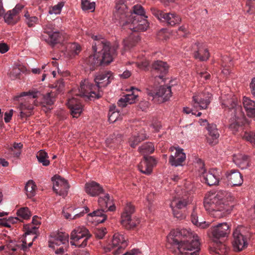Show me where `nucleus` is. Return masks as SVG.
<instances>
[{
    "label": "nucleus",
    "instance_id": "72a5a7b5",
    "mask_svg": "<svg viewBox=\"0 0 255 255\" xmlns=\"http://www.w3.org/2000/svg\"><path fill=\"white\" fill-rule=\"evenodd\" d=\"M146 138L144 132L141 131L137 135H132L129 138V145L132 148H135L139 143L145 139Z\"/></svg>",
    "mask_w": 255,
    "mask_h": 255
},
{
    "label": "nucleus",
    "instance_id": "8fccbe9b",
    "mask_svg": "<svg viewBox=\"0 0 255 255\" xmlns=\"http://www.w3.org/2000/svg\"><path fill=\"white\" fill-rule=\"evenodd\" d=\"M243 137L244 139L250 141L255 147V132L246 131Z\"/></svg>",
    "mask_w": 255,
    "mask_h": 255
},
{
    "label": "nucleus",
    "instance_id": "4d7b16f0",
    "mask_svg": "<svg viewBox=\"0 0 255 255\" xmlns=\"http://www.w3.org/2000/svg\"><path fill=\"white\" fill-rule=\"evenodd\" d=\"M119 115V112H112V110H110V112L109 114V120L112 122H116L118 119Z\"/></svg>",
    "mask_w": 255,
    "mask_h": 255
},
{
    "label": "nucleus",
    "instance_id": "6e6552de",
    "mask_svg": "<svg viewBox=\"0 0 255 255\" xmlns=\"http://www.w3.org/2000/svg\"><path fill=\"white\" fill-rule=\"evenodd\" d=\"M160 83L148 82L146 87L148 95L152 98V100L157 103H161L167 101L171 96V90L169 86H160Z\"/></svg>",
    "mask_w": 255,
    "mask_h": 255
},
{
    "label": "nucleus",
    "instance_id": "7ed1b4c3",
    "mask_svg": "<svg viewBox=\"0 0 255 255\" xmlns=\"http://www.w3.org/2000/svg\"><path fill=\"white\" fill-rule=\"evenodd\" d=\"M114 79V76L112 72L104 71L98 74L94 80L98 91L96 93L94 90L96 89L95 86H93L87 80L82 81L79 88V93L76 96H79L85 99L86 101L92 100L94 99H99L102 97L103 93L101 89L107 87L111 83Z\"/></svg>",
    "mask_w": 255,
    "mask_h": 255
},
{
    "label": "nucleus",
    "instance_id": "3c124183",
    "mask_svg": "<svg viewBox=\"0 0 255 255\" xmlns=\"http://www.w3.org/2000/svg\"><path fill=\"white\" fill-rule=\"evenodd\" d=\"M64 6V3L61 2L58 3L57 4L54 5V6L50 7L49 10V13L50 14H59L61 11V9Z\"/></svg>",
    "mask_w": 255,
    "mask_h": 255
},
{
    "label": "nucleus",
    "instance_id": "dca6fc26",
    "mask_svg": "<svg viewBox=\"0 0 255 255\" xmlns=\"http://www.w3.org/2000/svg\"><path fill=\"white\" fill-rule=\"evenodd\" d=\"M211 94L208 91L198 92L193 96L192 104L194 107L200 110L206 109L211 102Z\"/></svg>",
    "mask_w": 255,
    "mask_h": 255
},
{
    "label": "nucleus",
    "instance_id": "79ce46f5",
    "mask_svg": "<svg viewBox=\"0 0 255 255\" xmlns=\"http://www.w3.org/2000/svg\"><path fill=\"white\" fill-rule=\"evenodd\" d=\"M32 223L33 225H28L26 228V233L28 235L35 234L38 229L37 226L40 224V219L37 216H34L32 218Z\"/></svg>",
    "mask_w": 255,
    "mask_h": 255
},
{
    "label": "nucleus",
    "instance_id": "5fc2aeb1",
    "mask_svg": "<svg viewBox=\"0 0 255 255\" xmlns=\"http://www.w3.org/2000/svg\"><path fill=\"white\" fill-rule=\"evenodd\" d=\"M106 234V228L97 229L95 231V235L97 238L102 239Z\"/></svg>",
    "mask_w": 255,
    "mask_h": 255
},
{
    "label": "nucleus",
    "instance_id": "b1692460",
    "mask_svg": "<svg viewBox=\"0 0 255 255\" xmlns=\"http://www.w3.org/2000/svg\"><path fill=\"white\" fill-rule=\"evenodd\" d=\"M67 105L70 110L71 115L74 118H77L80 116L83 111V106L77 98L73 97L69 99Z\"/></svg>",
    "mask_w": 255,
    "mask_h": 255
},
{
    "label": "nucleus",
    "instance_id": "f704fd0d",
    "mask_svg": "<svg viewBox=\"0 0 255 255\" xmlns=\"http://www.w3.org/2000/svg\"><path fill=\"white\" fill-rule=\"evenodd\" d=\"M140 40L138 34L130 35L128 37L123 40L124 48L125 50L130 49L133 47Z\"/></svg>",
    "mask_w": 255,
    "mask_h": 255
},
{
    "label": "nucleus",
    "instance_id": "4c0bfd02",
    "mask_svg": "<svg viewBox=\"0 0 255 255\" xmlns=\"http://www.w3.org/2000/svg\"><path fill=\"white\" fill-rule=\"evenodd\" d=\"M186 155L183 149L176 146V167L185 165Z\"/></svg>",
    "mask_w": 255,
    "mask_h": 255
},
{
    "label": "nucleus",
    "instance_id": "a211bd4d",
    "mask_svg": "<svg viewBox=\"0 0 255 255\" xmlns=\"http://www.w3.org/2000/svg\"><path fill=\"white\" fill-rule=\"evenodd\" d=\"M114 15L115 18L119 22L124 29H126V22L128 20L130 13L128 12V7L124 2L116 4Z\"/></svg>",
    "mask_w": 255,
    "mask_h": 255
},
{
    "label": "nucleus",
    "instance_id": "ddd939ff",
    "mask_svg": "<svg viewBox=\"0 0 255 255\" xmlns=\"http://www.w3.org/2000/svg\"><path fill=\"white\" fill-rule=\"evenodd\" d=\"M127 246V238L124 235L116 233L113 236L112 243L106 247L105 251L114 255H119L123 253Z\"/></svg>",
    "mask_w": 255,
    "mask_h": 255
},
{
    "label": "nucleus",
    "instance_id": "1a4fd4ad",
    "mask_svg": "<svg viewBox=\"0 0 255 255\" xmlns=\"http://www.w3.org/2000/svg\"><path fill=\"white\" fill-rule=\"evenodd\" d=\"M92 236L89 230L84 227H79L74 229L71 233L70 243L73 246L85 247L87 241Z\"/></svg>",
    "mask_w": 255,
    "mask_h": 255
},
{
    "label": "nucleus",
    "instance_id": "13d9d810",
    "mask_svg": "<svg viewBox=\"0 0 255 255\" xmlns=\"http://www.w3.org/2000/svg\"><path fill=\"white\" fill-rule=\"evenodd\" d=\"M176 33H177V34L179 36L185 37L188 34V32L186 29V28L183 26L180 27L178 28V31H176Z\"/></svg>",
    "mask_w": 255,
    "mask_h": 255
},
{
    "label": "nucleus",
    "instance_id": "5701e85b",
    "mask_svg": "<svg viewBox=\"0 0 255 255\" xmlns=\"http://www.w3.org/2000/svg\"><path fill=\"white\" fill-rule=\"evenodd\" d=\"M156 164V160L153 156H144L138 165V169L142 173L149 175Z\"/></svg>",
    "mask_w": 255,
    "mask_h": 255
},
{
    "label": "nucleus",
    "instance_id": "20e7f679",
    "mask_svg": "<svg viewBox=\"0 0 255 255\" xmlns=\"http://www.w3.org/2000/svg\"><path fill=\"white\" fill-rule=\"evenodd\" d=\"M177 248L180 255H198L200 250V244L198 236L189 228L176 229Z\"/></svg>",
    "mask_w": 255,
    "mask_h": 255
},
{
    "label": "nucleus",
    "instance_id": "39448f33",
    "mask_svg": "<svg viewBox=\"0 0 255 255\" xmlns=\"http://www.w3.org/2000/svg\"><path fill=\"white\" fill-rule=\"evenodd\" d=\"M221 99L222 104L228 107L232 116L230 119V128L233 131H236L240 126L244 125L247 123L242 108L237 104L236 98L232 97L231 95H228L226 98L222 96Z\"/></svg>",
    "mask_w": 255,
    "mask_h": 255
},
{
    "label": "nucleus",
    "instance_id": "bb28decb",
    "mask_svg": "<svg viewBox=\"0 0 255 255\" xmlns=\"http://www.w3.org/2000/svg\"><path fill=\"white\" fill-rule=\"evenodd\" d=\"M206 129L208 131L207 141L210 144H215L218 142L220 134L215 124H208Z\"/></svg>",
    "mask_w": 255,
    "mask_h": 255
},
{
    "label": "nucleus",
    "instance_id": "6ab92c4d",
    "mask_svg": "<svg viewBox=\"0 0 255 255\" xmlns=\"http://www.w3.org/2000/svg\"><path fill=\"white\" fill-rule=\"evenodd\" d=\"M53 189L57 194L63 197L66 196L69 188L68 182L59 175H55L52 178Z\"/></svg>",
    "mask_w": 255,
    "mask_h": 255
},
{
    "label": "nucleus",
    "instance_id": "f257e3e1",
    "mask_svg": "<svg viewBox=\"0 0 255 255\" xmlns=\"http://www.w3.org/2000/svg\"><path fill=\"white\" fill-rule=\"evenodd\" d=\"M93 55H90L84 59L85 68L91 71L94 70L100 65L110 63L117 55L119 45L115 43L111 45L110 42L101 35L92 36Z\"/></svg>",
    "mask_w": 255,
    "mask_h": 255
},
{
    "label": "nucleus",
    "instance_id": "a878e982",
    "mask_svg": "<svg viewBox=\"0 0 255 255\" xmlns=\"http://www.w3.org/2000/svg\"><path fill=\"white\" fill-rule=\"evenodd\" d=\"M138 90L132 87L131 88V93L127 94L121 98L118 102V105L121 107H125L128 104H132L137 101L138 95L136 94L138 92Z\"/></svg>",
    "mask_w": 255,
    "mask_h": 255
},
{
    "label": "nucleus",
    "instance_id": "bf43d9fd",
    "mask_svg": "<svg viewBox=\"0 0 255 255\" xmlns=\"http://www.w3.org/2000/svg\"><path fill=\"white\" fill-rule=\"evenodd\" d=\"M55 88L57 90V94L61 92L64 88V82L62 80H60L57 81L55 84Z\"/></svg>",
    "mask_w": 255,
    "mask_h": 255
},
{
    "label": "nucleus",
    "instance_id": "58836bf2",
    "mask_svg": "<svg viewBox=\"0 0 255 255\" xmlns=\"http://www.w3.org/2000/svg\"><path fill=\"white\" fill-rule=\"evenodd\" d=\"M134 15L141 16L142 17L147 18L145 15V11L141 5L136 4L132 7V12H130L128 20L131 21L132 16Z\"/></svg>",
    "mask_w": 255,
    "mask_h": 255
},
{
    "label": "nucleus",
    "instance_id": "9b49d317",
    "mask_svg": "<svg viewBox=\"0 0 255 255\" xmlns=\"http://www.w3.org/2000/svg\"><path fill=\"white\" fill-rule=\"evenodd\" d=\"M134 211V207L130 203H128L122 213L121 223L127 229H133L139 223L138 219L132 218Z\"/></svg>",
    "mask_w": 255,
    "mask_h": 255
},
{
    "label": "nucleus",
    "instance_id": "f3484780",
    "mask_svg": "<svg viewBox=\"0 0 255 255\" xmlns=\"http://www.w3.org/2000/svg\"><path fill=\"white\" fill-rule=\"evenodd\" d=\"M50 243L60 246L56 249L55 252L56 254L63 255L68 247V235L65 233H58L50 240Z\"/></svg>",
    "mask_w": 255,
    "mask_h": 255
},
{
    "label": "nucleus",
    "instance_id": "ea45409f",
    "mask_svg": "<svg viewBox=\"0 0 255 255\" xmlns=\"http://www.w3.org/2000/svg\"><path fill=\"white\" fill-rule=\"evenodd\" d=\"M166 247L172 253L175 252V232L174 230H172L167 237Z\"/></svg>",
    "mask_w": 255,
    "mask_h": 255
},
{
    "label": "nucleus",
    "instance_id": "c9c22d12",
    "mask_svg": "<svg viewBox=\"0 0 255 255\" xmlns=\"http://www.w3.org/2000/svg\"><path fill=\"white\" fill-rule=\"evenodd\" d=\"M17 215L18 217L12 218L11 222L13 223H16L18 220L21 221L20 219L27 220L29 219L31 214L27 207H23L18 210L17 211Z\"/></svg>",
    "mask_w": 255,
    "mask_h": 255
},
{
    "label": "nucleus",
    "instance_id": "0e129e2a",
    "mask_svg": "<svg viewBox=\"0 0 255 255\" xmlns=\"http://www.w3.org/2000/svg\"><path fill=\"white\" fill-rule=\"evenodd\" d=\"M89 211V209L88 207H86L85 208L84 210H83V211H81V212H79V213H77L76 214H75L74 216L73 219H76L80 218L82 216H83V215L85 213H88Z\"/></svg>",
    "mask_w": 255,
    "mask_h": 255
},
{
    "label": "nucleus",
    "instance_id": "f8f14e48",
    "mask_svg": "<svg viewBox=\"0 0 255 255\" xmlns=\"http://www.w3.org/2000/svg\"><path fill=\"white\" fill-rule=\"evenodd\" d=\"M168 64L162 61L154 62L152 65V77L148 82L160 83L164 82L165 76L168 71Z\"/></svg>",
    "mask_w": 255,
    "mask_h": 255
},
{
    "label": "nucleus",
    "instance_id": "c85d7f7f",
    "mask_svg": "<svg viewBox=\"0 0 255 255\" xmlns=\"http://www.w3.org/2000/svg\"><path fill=\"white\" fill-rule=\"evenodd\" d=\"M86 192L91 196H97L103 192L102 187L95 181L87 183L85 186Z\"/></svg>",
    "mask_w": 255,
    "mask_h": 255
},
{
    "label": "nucleus",
    "instance_id": "f03ea898",
    "mask_svg": "<svg viewBox=\"0 0 255 255\" xmlns=\"http://www.w3.org/2000/svg\"><path fill=\"white\" fill-rule=\"evenodd\" d=\"M233 197L226 191H220L217 194L209 195L204 201L205 209L215 218H222L232 210Z\"/></svg>",
    "mask_w": 255,
    "mask_h": 255
},
{
    "label": "nucleus",
    "instance_id": "49530a36",
    "mask_svg": "<svg viewBox=\"0 0 255 255\" xmlns=\"http://www.w3.org/2000/svg\"><path fill=\"white\" fill-rule=\"evenodd\" d=\"M36 187V185L32 180L28 181L25 187L28 197L31 198L35 195Z\"/></svg>",
    "mask_w": 255,
    "mask_h": 255
},
{
    "label": "nucleus",
    "instance_id": "052dcab7",
    "mask_svg": "<svg viewBox=\"0 0 255 255\" xmlns=\"http://www.w3.org/2000/svg\"><path fill=\"white\" fill-rule=\"evenodd\" d=\"M13 114V110L12 109L10 110L9 112H6L4 113V120L6 123H8L10 121Z\"/></svg>",
    "mask_w": 255,
    "mask_h": 255
},
{
    "label": "nucleus",
    "instance_id": "774afa93",
    "mask_svg": "<svg viewBox=\"0 0 255 255\" xmlns=\"http://www.w3.org/2000/svg\"><path fill=\"white\" fill-rule=\"evenodd\" d=\"M23 8V5L17 4L16 5L15 7L12 10L14 13H15L17 15H18L19 12L21 10V9Z\"/></svg>",
    "mask_w": 255,
    "mask_h": 255
},
{
    "label": "nucleus",
    "instance_id": "338daca9",
    "mask_svg": "<svg viewBox=\"0 0 255 255\" xmlns=\"http://www.w3.org/2000/svg\"><path fill=\"white\" fill-rule=\"evenodd\" d=\"M246 4L250 8V9L248 10V12H250L252 8L255 9V0H248Z\"/></svg>",
    "mask_w": 255,
    "mask_h": 255
},
{
    "label": "nucleus",
    "instance_id": "09e8293b",
    "mask_svg": "<svg viewBox=\"0 0 255 255\" xmlns=\"http://www.w3.org/2000/svg\"><path fill=\"white\" fill-rule=\"evenodd\" d=\"M22 147V144L21 143H14L9 149L13 153L14 156L17 157L21 153L20 149Z\"/></svg>",
    "mask_w": 255,
    "mask_h": 255
},
{
    "label": "nucleus",
    "instance_id": "e433bc0d",
    "mask_svg": "<svg viewBox=\"0 0 255 255\" xmlns=\"http://www.w3.org/2000/svg\"><path fill=\"white\" fill-rule=\"evenodd\" d=\"M191 220L192 223L196 226L204 229L209 226L210 224L205 221L199 222L197 213L196 211V208H194L191 215Z\"/></svg>",
    "mask_w": 255,
    "mask_h": 255
},
{
    "label": "nucleus",
    "instance_id": "37998d69",
    "mask_svg": "<svg viewBox=\"0 0 255 255\" xmlns=\"http://www.w3.org/2000/svg\"><path fill=\"white\" fill-rule=\"evenodd\" d=\"M36 157L38 162L42 163L43 166H47L49 165L50 161L48 160V154L44 150H39L36 154Z\"/></svg>",
    "mask_w": 255,
    "mask_h": 255
},
{
    "label": "nucleus",
    "instance_id": "680f3d73",
    "mask_svg": "<svg viewBox=\"0 0 255 255\" xmlns=\"http://www.w3.org/2000/svg\"><path fill=\"white\" fill-rule=\"evenodd\" d=\"M250 88L251 94L255 98V77L252 79L250 84Z\"/></svg>",
    "mask_w": 255,
    "mask_h": 255
},
{
    "label": "nucleus",
    "instance_id": "6e6d98bb",
    "mask_svg": "<svg viewBox=\"0 0 255 255\" xmlns=\"http://www.w3.org/2000/svg\"><path fill=\"white\" fill-rule=\"evenodd\" d=\"M26 22L29 27L33 26L38 21V18L36 16H33L26 20Z\"/></svg>",
    "mask_w": 255,
    "mask_h": 255
},
{
    "label": "nucleus",
    "instance_id": "412c9836",
    "mask_svg": "<svg viewBox=\"0 0 255 255\" xmlns=\"http://www.w3.org/2000/svg\"><path fill=\"white\" fill-rule=\"evenodd\" d=\"M233 240L232 242L234 250L240 252L247 247L246 238L241 234L239 228L236 229L233 232Z\"/></svg>",
    "mask_w": 255,
    "mask_h": 255
},
{
    "label": "nucleus",
    "instance_id": "4468645a",
    "mask_svg": "<svg viewBox=\"0 0 255 255\" xmlns=\"http://www.w3.org/2000/svg\"><path fill=\"white\" fill-rule=\"evenodd\" d=\"M198 173L201 180L209 186L217 185L219 182L220 175L216 169H212L207 171L202 166L199 169Z\"/></svg>",
    "mask_w": 255,
    "mask_h": 255
},
{
    "label": "nucleus",
    "instance_id": "c756f323",
    "mask_svg": "<svg viewBox=\"0 0 255 255\" xmlns=\"http://www.w3.org/2000/svg\"><path fill=\"white\" fill-rule=\"evenodd\" d=\"M193 48L197 49V50L194 53V57L196 59H198L201 61H205L208 59L210 55L209 51L202 44H195Z\"/></svg>",
    "mask_w": 255,
    "mask_h": 255
},
{
    "label": "nucleus",
    "instance_id": "c03bdc74",
    "mask_svg": "<svg viewBox=\"0 0 255 255\" xmlns=\"http://www.w3.org/2000/svg\"><path fill=\"white\" fill-rule=\"evenodd\" d=\"M138 150L142 154H150L154 151V146L152 143L147 142L140 146L138 148Z\"/></svg>",
    "mask_w": 255,
    "mask_h": 255
},
{
    "label": "nucleus",
    "instance_id": "69168bd1",
    "mask_svg": "<svg viewBox=\"0 0 255 255\" xmlns=\"http://www.w3.org/2000/svg\"><path fill=\"white\" fill-rule=\"evenodd\" d=\"M9 49V47L7 45L4 43L0 42V52L1 53H4L7 52Z\"/></svg>",
    "mask_w": 255,
    "mask_h": 255
},
{
    "label": "nucleus",
    "instance_id": "4be33fe9",
    "mask_svg": "<svg viewBox=\"0 0 255 255\" xmlns=\"http://www.w3.org/2000/svg\"><path fill=\"white\" fill-rule=\"evenodd\" d=\"M150 10L152 14L158 19L166 22L168 25L173 26L175 25V17L174 14L165 13L154 7H151Z\"/></svg>",
    "mask_w": 255,
    "mask_h": 255
},
{
    "label": "nucleus",
    "instance_id": "aec40b11",
    "mask_svg": "<svg viewBox=\"0 0 255 255\" xmlns=\"http://www.w3.org/2000/svg\"><path fill=\"white\" fill-rule=\"evenodd\" d=\"M31 95L32 97L27 98V101L21 103L18 106L20 111L19 117L21 119H26L32 114L34 108V106L32 103H34V99L37 97V93H34Z\"/></svg>",
    "mask_w": 255,
    "mask_h": 255
},
{
    "label": "nucleus",
    "instance_id": "cd10ccee",
    "mask_svg": "<svg viewBox=\"0 0 255 255\" xmlns=\"http://www.w3.org/2000/svg\"><path fill=\"white\" fill-rule=\"evenodd\" d=\"M26 244L25 241H23L21 244L18 245L15 241L9 240L6 244V248L8 251H12L13 252V255L19 253L24 255V252L27 251Z\"/></svg>",
    "mask_w": 255,
    "mask_h": 255
},
{
    "label": "nucleus",
    "instance_id": "a18cd8bd",
    "mask_svg": "<svg viewBox=\"0 0 255 255\" xmlns=\"http://www.w3.org/2000/svg\"><path fill=\"white\" fill-rule=\"evenodd\" d=\"M57 93L55 91H52L47 93L43 97V103L48 106L52 105L55 101Z\"/></svg>",
    "mask_w": 255,
    "mask_h": 255
},
{
    "label": "nucleus",
    "instance_id": "423d86ee",
    "mask_svg": "<svg viewBox=\"0 0 255 255\" xmlns=\"http://www.w3.org/2000/svg\"><path fill=\"white\" fill-rule=\"evenodd\" d=\"M212 240L216 243V253L219 254L226 253L228 249L225 244L219 241V239L227 237L230 232V226L227 223H219L210 229Z\"/></svg>",
    "mask_w": 255,
    "mask_h": 255
},
{
    "label": "nucleus",
    "instance_id": "393cba45",
    "mask_svg": "<svg viewBox=\"0 0 255 255\" xmlns=\"http://www.w3.org/2000/svg\"><path fill=\"white\" fill-rule=\"evenodd\" d=\"M229 184L232 186H240L243 182V176L240 172L235 169H232L226 173Z\"/></svg>",
    "mask_w": 255,
    "mask_h": 255
},
{
    "label": "nucleus",
    "instance_id": "e2e57ef3",
    "mask_svg": "<svg viewBox=\"0 0 255 255\" xmlns=\"http://www.w3.org/2000/svg\"><path fill=\"white\" fill-rule=\"evenodd\" d=\"M210 77V74L207 72H202L198 74V78H200L201 80L202 79H203L205 80H207L209 79Z\"/></svg>",
    "mask_w": 255,
    "mask_h": 255
},
{
    "label": "nucleus",
    "instance_id": "864d4df0",
    "mask_svg": "<svg viewBox=\"0 0 255 255\" xmlns=\"http://www.w3.org/2000/svg\"><path fill=\"white\" fill-rule=\"evenodd\" d=\"M21 71L18 68H14L9 73V76L11 79L14 80L16 78H20Z\"/></svg>",
    "mask_w": 255,
    "mask_h": 255
},
{
    "label": "nucleus",
    "instance_id": "7c9ffc66",
    "mask_svg": "<svg viewBox=\"0 0 255 255\" xmlns=\"http://www.w3.org/2000/svg\"><path fill=\"white\" fill-rule=\"evenodd\" d=\"M243 104L248 116L255 120V102L245 96L243 98Z\"/></svg>",
    "mask_w": 255,
    "mask_h": 255
},
{
    "label": "nucleus",
    "instance_id": "603ef678",
    "mask_svg": "<svg viewBox=\"0 0 255 255\" xmlns=\"http://www.w3.org/2000/svg\"><path fill=\"white\" fill-rule=\"evenodd\" d=\"M70 50L72 54L74 56L78 55L81 51L80 45L77 43L71 44Z\"/></svg>",
    "mask_w": 255,
    "mask_h": 255
},
{
    "label": "nucleus",
    "instance_id": "a19ab883",
    "mask_svg": "<svg viewBox=\"0 0 255 255\" xmlns=\"http://www.w3.org/2000/svg\"><path fill=\"white\" fill-rule=\"evenodd\" d=\"M3 18L5 22L9 24L16 23L19 20V16L12 10H9L3 14Z\"/></svg>",
    "mask_w": 255,
    "mask_h": 255
},
{
    "label": "nucleus",
    "instance_id": "9d476101",
    "mask_svg": "<svg viewBox=\"0 0 255 255\" xmlns=\"http://www.w3.org/2000/svg\"><path fill=\"white\" fill-rule=\"evenodd\" d=\"M43 29L41 38L49 45L54 46L62 40V34L55 29V25L52 22L45 24Z\"/></svg>",
    "mask_w": 255,
    "mask_h": 255
},
{
    "label": "nucleus",
    "instance_id": "de8ad7c7",
    "mask_svg": "<svg viewBox=\"0 0 255 255\" xmlns=\"http://www.w3.org/2000/svg\"><path fill=\"white\" fill-rule=\"evenodd\" d=\"M81 8L83 10H90L93 11L95 8V3L91 2L88 0H82Z\"/></svg>",
    "mask_w": 255,
    "mask_h": 255
},
{
    "label": "nucleus",
    "instance_id": "473e14b6",
    "mask_svg": "<svg viewBox=\"0 0 255 255\" xmlns=\"http://www.w3.org/2000/svg\"><path fill=\"white\" fill-rule=\"evenodd\" d=\"M192 197L188 192H185L184 195L179 196L176 199V208L184 209L192 202Z\"/></svg>",
    "mask_w": 255,
    "mask_h": 255
},
{
    "label": "nucleus",
    "instance_id": "2f4dec72",
    "mask_svg": "<svg viewBox=\"0 0 255 255\" xmlns=\"http://www.w3.org/2000/svg\"><path fill=\"white\" fill-rule=\"evenodd\" d=\"M234 163L242 169L249 166V160L248 156L241 153L235 154L233 156Z\"/></svg>",
    "mask_w": 255,
    "mask_h": 255
},
{
    "label": "nucleus",
    "instance_id": "2eb2a0df",
    "mask_svg": "<svg viewBox=\"0 0 255 255\" xmlns=\"http://www.w3.org/2000/svg\"><path fill=\"white\" fill-rule=\"evenodd\" d=\"M131 21L127 20L126 22V28H128L131 31L135 32L143 31L148 27L149 24L146 18L141 16L134 15L132 16Z\"/></svg>",
    "mask_w": 255,
    "mask_h": 255
},
{
    "label": "nucleus",
    "instance_id": "0eeeda50",
    "mask_svg": "<svg viewBox=\"0 0 255 255\" xmlns=\"http://www.w3.org/2000/svg\"><path fill=\"white\" fill-rule=\"evenodd\" d=\"M98 202L101 208L89 214L88 216L94 218V220L98 223H103L107 218V216L105 214L106 212L114 211L116 209V207L113 203L112 198L108 194H105L103 197L100 196Z\"/></svg>",
    "mask_w": 255,
    "mask_h": 255
}]
</instances>
